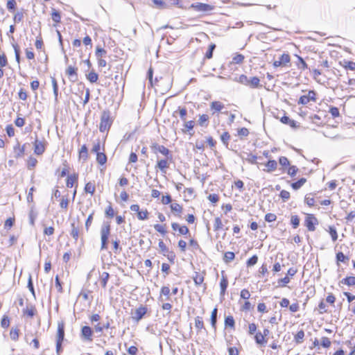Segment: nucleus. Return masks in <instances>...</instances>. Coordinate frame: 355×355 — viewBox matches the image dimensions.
I'll return each mask as SVG.
<instances>
[{"label":"nucleus","mask_w":355,"mask_h":355,"mask_svg":"<svg viewBox=\"0 0 355 355\" xmlns=\"http://www.w3.org/2000/svg\"><path fill=\"white\" fill-rule=\"evenodd\" d=\"M110 234V225L108 223H104L101 228V250H104L107 249V242L109 236Z\"/></svg>","instance_id":"1"},{"label":"nucleus","mask_w":355,"mask_h":355,"mask_svg":"<svg viewBox=\"0 0 355 355\" xmlns=\"http://www.w3.org/2000/svg\"><path fill=\"white\" fill-rule=\"evenodd\" d=\"M241 84L250 86L252 88H257L259 87L260 80L257 77L248 78L245 75H241L236 80Z\"/></svg>","instance_id":"2"},{"label":"nucleus","mask_w":355,"mask_h":355,"mask_svg":"<svg viewBox=\"0 0 355 355\" xmlns=\"http://www.w3.org/2000/svg\"><path fill=\"white\" fill-rule=\"evenodd\" d=\"M112 121L110 118V113L109 111H104L101 117V123L99 130L103 132L108 130L112 125Z\"/></svg>","instance_id":"3"},{"label":"nucleus","mask_w":355,"mask_h":355,"mask_svg":"<svg viewBox=\"0 0 355 355\" xmlns=\"http://www.w3.org/2000/svg\"><path fill=\"white\" fill-rule=\"evenodd\" d=\"M150 148L154 153L159 152L168 159H172V155H171L169 150L165 146L154 143L150 146Z\"/></svg>","instance_id":"4"},{"label":"nucleus","mask_w":355,"mask_h":355,"mask_svg":"<svg viewBox=\"0 0 355 355\" xmlns=\"http://www.w3.org/2000/svg\"><path fill=\"white\" fill-rule=\"evenodd\" d=\"M317 218L313 214H308L305 219V225L309 231L313 232L315 230V225L318 224Z\"/></svg>","instance_id":"5"},{"label":"nucleus","mask_w":355,"mask_h":355,"mask_svg":"<svg viewBox=\"0 0 355 355\" xmlns=\"http://www.w3.org/2000/svg\"><path fill=\"white\" fill-rule=\"evenodd\" d=\"M191 8H193L195 10L201 12H207L213 10V6L202 3H196L191 5Z\"/></svg>","instance_id":"6"},{"label":"nucleus","mask_w":355,"mask_h":355,"mask_svg":"<svg viewBox=\"0 0 355 355\" xmlns=\"http://www.w3.org/2000/svg\"><path fill=\"white\" fill-rule=\"evenodd\" d=\"M80 335H81L82 339H83L84 340L92 341L93 331L90 327L84 326L81 329Z\"/></svg>","instance_id":"7"},{"label":"nucleus","mask_w":355,"mask_h":355,"mask_svg":"<svg viewBox=\"0 0 355 355\" xmlns=\"http://www.w3.org/2000/svg\"><path fill=\"white\" fill-rule=\"evenodd\" d=\"M146 312H147V308L144 306H140L132 313V318L136 322H139L140 320L142 319V318L146 313Z\"/></svg>","instance_id":"8"},{"label":"nucleus","mask_w":355,"mask_h":355,"mask_svg":"<svg viewBox=\"0 0 355 355\" xmlns=\"http://www.w3.org/2000/svg\"><path fill=\"white\" fill-rule=\"evenodd\" d=\"M291 61L290 55L287 53H284L281 55L279 60H275L273 62V66L275 67H278L280 66H286Z\"/></svg>","instance_id":"9"},{"label":"nucleus","mask_w":355,"mask_h":355,"mask_svg":"<svg viewBox=\"0 0 355 355\" xmlns=\"http://www.w3.org/2000/svg\"><path fill=\"white\" fill-rule=\"evenodd\" d=\"M171 160L167 157L158 160L155 167L158 168L162 173H166L167 168L169 167V161Z\"/></svg>","instance_id":"10"},{"label":"nucleus","mask_w":355,"mask_h":355,"mask_svg":"<svg viewBox=\"0 0 355 355\" xmlns=\"http://www.w3.org/2000/svg\"><path fill=\"white\" fill-rule=\"evenodd\" d=\"M45 151L44 144L42 141L36 139L34 142V153L37 155H40Z\"/></svg>","instance_id":"11"},{"label":"nucleus","mask_w":355,"mask_h":355,"mask_svg":"<svg viewBox=\"0 0 355 355\" xmlns=\"http://www.w3.org/2000/svg\"><path fill=\"white\" fill-rule=\"evenodd\" d=\"M76 71L77 68L72 66H69L66 70V73L71 78L73 82L76 81L78 79Z\"/></svg>","instance_id":"12"},{"label":"nucleus","mask_w":355,"mask_h":355,"mask_svg":"<svg viewBox=\"0 0 355 355\" xmlns=\"http://www.w3.org/2000/svg\"><path fill=\"white\" fill-rule=\"evenodd\" d=\"M64 337V325L63 323H58L56 340L63 341Z\"/></svg>","instance_id":"13"},{"label":"nucleus","mask_w":355,"mask_h":355,"mask_svg":"<svg viewBox=\"0 0 355 355\" xmlns=\"http://www.w3.org/2000/svg\"><path fill=\"white\" fill-rule=\"evenodd\" d=\"M78 178V174H76V173L69 175L67 178V183H66L67 187L68 188H72L74 183L77 182Z\"/></svg>","instance_id":"14"},{"label":"nucleus","mask_w":355,"mask_h":355,"mask_svg":"<svg viewBox=\"0 0 355 355\" xmlns=\"http://www.w3.org/2000/svg\"><path fill=\"white\" fill-rule=\"evenodd\" d=\"M266 166L267 167V168L263 169V171L267 173H270L274 171L277 168V163L275 160H269L266 164Z\"/></svg>","instance_id":"15"},{"label":"nucleus","mask_w":355,"mask_h":355,"mask_svg":"<svg viewBox=\"0 0 355 355\" xmlns=\"http://www.w3.org/2000/svg\"><path fill=\"white\" fill-rule=\"evenodd\" d=\"M228 286V281L224 275L222 276L220 282V295H224L225 291L227 289V287Z\"/></svg>","instance_id":"16"},{"label":"nucleus","mask_w":355,"mask_h":355,"mask_svg":"<svg viewBox=\"0 0 355 355\" xmlns=\"http://www.w3.org/2000/svg\"><path fill=\"white\" fill-rule=\"evenodd\" d=\"M225 105L220 101H213L210 104L211 110L220 112L224 108Z\"/></svg>","instance_id":"17"},{"label":"nucleus","mask_w":355,"mask_h":355,"mask_svg":"<svg viewBox=\"0 0 355 355\" xmlns=\"http://www.w3.org/2000/svg\"><path fill=\"white\" fill-rule=\"evenodd\" d=\"M340 283L349 286H355V277H347L343 279Z\"/></svg>","instance_id":"18"},{"label":"nucleus","mask_w":355,"mask_h":355,"mask_svg":"<svg viewBox=\"0 0 355 355\" xmlns=\"http://www.w3.org/2000/svg\"><path fill=\"white\" fill-rule=\"evenodd\" d=\"M280 121H281L282 123H283L284 124L289 125L292 128H296L297 127L296 122L294 120H291L287 116H282L281 118Z\"/></svg>","instance_id":"19"},{"label":"nucleus","mask_w":355,"mask_h":355,"mask_svg":"<svg viewBox=\"0 0 355 355\" xmlns=\"http://www.w3.org/2000/svg\"><path fill=\"white\" fill-rule=\"evenodd\" d=\"M109 277L110 275L107 272H103L100 275L101 284L104 288H106V285L109 279Z\"/></svg>","instance_id":"20"},{"label":"nucleus","mask_w":355,"mask_h":355,"mask_svg":"<svg viewBox=\"0 0 355 355\" xmlns=\"http://www.w3.org/2000/svg\"><path fill=\"white\" fill-rule=\"evenodd\" d=\"M306 182V179L304 178H300L298 181L291 184V187L294 190H297L302 187Z\"/></svg>","instance_id":"21"},{"label":"nucleus","mask_w":355,"mask_h":355,"mask_svg":"<svg viewBox=\"0 0 355 355\" xmlns=\"http://www.w3.org/2000/svg\"><path fill=\"white\" fill-rule=\"evenodd\" d=\"M95 185L91 182H87L85 186V193H90L92 196L94 195L95 192Z\"/></svg>","instance_id":"22"},{"label":"nucleus","mask_w":355,"mask_h":355,"mask_svg":"<svg viewBox=\"0 0 355 355\" xmlns=\"http://www.w3.org/2000/svg\"><path fill=\"white\" fill-rule=\"evenodd\" d=\"M24 146H20L19 144H17L15 147H14V151H15V157H21L24 153Z\"/></svg>","instance_id":"23"},{"label":"nucleus","mask_w":355,"mask_h":355,"mask_svg":"<svg viewBox=\"0 0 355 355\" xmlns=\"http://www.w3.org/2000/svg\"><path fill=\"white\" fill-rule=\"evenodd\" d=\"M96 58H103V57L106 56L107 51L101 47L100 46H97L96 48V52H95Z\"/></svg>","instance_id":"24"},{"label":"nucleus","mask_w":355,"mask_h":355,"mask_svg":"<svg viewBox=\"0 0 355 355\" xmlns=\"http://www.w3.org/2000/svg\"><path fill=\"white\" fill-rule=\"evenodd\" d=\"M51 18H52V20L55 22V23H59L60 22V20H61V16H60V12L55 10V8H52V11H51Z\"/></svg>","instance_id":"25"},{"label":"nucleus","mask_w":355,"mask_h":355,"mask_svg":"<svg viewBox=\"0 0 355 355\" xmlns=\"http://www.w3.org/2000/svg\"><path fill=\"white\" fill-rule=\"evenodd\" d=\"M79 157L86 160L88 157V151L86 145H83L79 151Z\"/></svg>","instance_id":"26"},{"label":"nucleus","mask_w":355,"mask_h":355,"mask_svg":"<svg viewBox=\"0 0 355 355\" xmlns=\"http://www.w3.org/2000/svg\"><path fill=\"white\" fill-rule=\"evenodd\" d=\"M51 83H52V86H53V94L55 96V101H58V86L57 81L54 77H51Z\"/></svg>","instance_id":"27"},{"label":"nucleus","mask_w":355,"mask_h":355,"mask_svg":"<svg viewBox=\"0 0 355 355\" xmlns=\"http://www.w3.org/2000/svg\"><path fill=\"white\" fill-rule=\"evenodd\" d=\"M169 295H170L169 287L166 286H163L161 288L159 300H162V296L164 295L166 297V300H169Z\"/></svg>","instance_id":"28"},{"label":"nucleus","mask_w":355,"mask_h":355,"mask_svg":"<svg viewBox=\"0 0 355 355\" xmlns=\"http://www.w3.org/2000/svg\"><path fill=\"white\" fill-rule=\"evenodd\" d=\"M255 341L259 345H263L267 342L265 338L262 336V333L257 332L254 336Z\"/></svg>","instance_id":"29"},{"label":"nucleus","mask_w":355,"mask_h":355,"mask_svg":"<svg viewBox=\"0 0 355 355\" xmlns=\"http://www.w3.org/2000/svg\"><path fill=\"white\" fill-rule=\"evenodd\" d=\"M296 57L297 58L298 60V62L297 63L298 69L302 70L306 69L308 68V66L305 61L304 60V59L299 55H296Z\"/></svg>","instance_id":"30"},{"label":"nucleus","mask_w":355,"mask_h":355,"mask_svg":"<svg viewBox=\"0 0 355 355\" xmlns=\"http://www.w3.org/2000/svg\"><path fill=\"white\" fill-rule=\"evenodd\" d=\"M87 78L90 83H94L98 80V75L94 71H92L87 76Z\"/></svg>","instance_id":"31"},{"label":"nucleus","mask_w":355,"mask_h":355,"mask_svg":"<svg viewBox=\"0 0 355 355\" xmlns=\"http://www.w3.org/2000/svg\"><path fill=\"white\" fill-rule=\"evenodd\" d=\"M96 161L101 165H103L107 162V157L105 153H101L96 155Z\"/></svg>","instance_id":"32"},{"label":"nucleus","mask_w":355,"mask_h":355,"mask_svg":"<svg viewBox=\"0 0 355 355\" xmlns=\"http://www.w3.org/2000/svg\"><path fill=\"white\" fill-rule=\"evenodd\" d=\"M71 236L77 241L78 239L79 235V230L77 227L75 226V223H71Z\"/></svg>","instance_id":"33"},{"label":"nucleus","mask_w":355,"mask_h":355,"mask_svg":"<svg viewBox=\"0 0 355 355\" xmlns=\"http://www.w3.org/2000/svg\"><path fill=\"white\" fill-rule=\"evenodd\" d=\"M195 327L198 330H201L204 328V323L201 317L197 316L195 318Z\"/></svg>","instance_id":"34"},{"label":"nucleus","mask_w":355,"mask_h":355,"mask_svg":"<svg viewBox=\"0 0 355 355\" xmlns=\"http://www.w3.org/2000/svg\"><path fill=\"white\" fill-rule=\"evenodd\" d=\"M170 207L172 211L175 212L178 214H180L182 211V206L177 202H173Z\"/></svg>","instance_id":"35"},{"label":"nucleus","mask_w":355,"mask_h":355,"mask_svg":"<svg viewBox=\"0 0 355 355\" xmlns=\"http://www.w3.org/2000/svg\"><path fill=\"white\" fill-rule=\"evenodd\" d=\"M217 311L218 310L216 308L214 309L211 315V324L214 329L216 328V324L217 321Z\"/></svg>","instance_id":"36"},{"label":"nucleus","mask_w":355,"mask_h":355,"mask_svg":"<svg viewBox=\"0 0 355 355\" xmlns=\"http://www.w3.org/2000/svg\"><path fill=\"white\" fill-rule=\"evenodd\" d=\"M234 319L232 315H229L225 319V324L226 327H230L233 328L234 327Z\"/></svg>","instance_id":"37"},{"label":"nucleus","mask_w":355,"mask_h":355,"mask_svg":"<svg viewBox=\"0 0 355 355\" xmlns=\"http://www.w3.org/2000/svg\"><path fill=\"white\" fill-rule=\"evenodd\" d=\"M10 336L12 340H17L19 338V329L17 328H12L10 331Z\"/></svg>","instance_id":"38"},{"label":"nucleus","mask_w":355,"mask_h":355,"mask_svg":"<svg viewBox=\"0 0 355 355\" xmlns=\"http://www.w3.org/2000/svg\"><path fill=\"white\" fill-rule=\"evenodd\" d=\"M223 223L222 220L219 217H216L214 220V231H218L220 229H222Z\"/></svg>","instance_id":"39"},{"label":"nucleus","mask_w":355,"mask_h":355,"mask_svg":"<svg viewBox=\"0 0 355 355\" xmlns=\"http://www.w3.org/2000/svg\"><path fill=\"white\" fill-rule=\"evenodd\" d=\"M329 232L331 235L333 241H336L338 239V234L336 228L333 226L329 227Z\"/></svg>","instance_id":"40"},{"label":"nucleus","mask_w":355,"mask_h":355,"mask_svg":"<svg viewBox=\"0 0 355 355\" xmlns=\"http://www.w3.org/2000/svg\"><path fill=\"white\" fill-rule=\"evenodd\" d=\"M24 313L26 314L30 318H32L35 315V308L33 306L30 307L27 306L26 309L24 310Z\"/></svg>","instance_id":"41"},{"label":"nucleus","mask_w":355,"mask_h":355,"mask_svg":"<svg viewBox=\"0 0 355 355\" xmlns=\"http://www.w3.org/2000/svg\"><path fill=\"white\" fill-rule=\"evenodd\" d=\"M336 259L338 262H345L349 260V257L345 256L343 252H340L336 254Z\"/></svg>","instance_id":"42"},{"label":"nucleus","mask_w":355,"mask_h":355,"mask_svg":"<svg viewBox=\"0 0 355 355\" xmlns=\"http://www.w3.org/2000/svg\"><path fill=\"white\" fill-rule=\"evenodd\" d=\"M158 245H159V248L160 250L163 253V255L166 256V253H168L169 252L168 248L166 246V245L164 244V243L162 241H159Z\"/></svg>","instance_id":"43"},{"label":"nucleus","mask_w":355,"mask_h":355,"mask_svg":"<svg viewBox=\"0 0 355 355\" xmlns=\"http://www.w3.org/2000/svg\"><path fill=\"white\" fill-rule=\"evenodd\" d=\"M37 163V160L35 158L30 157L28 159L27 166L29 169H31L36 166Z\"/></svg>","instance_id":"44"},{"label":"nucleus","mask_w":355,"mask_h":355,"mask_svg":"<svg viewBox=\"0 0 355 355\" xmlns=\"http://www.w3.org/2000/svg\"><path fill=\"white\" fill-rule=\"evenodd\" d=\"M235 257V254L232 252H227L224 255V260L225 262H230L232 261Z\"/></svg>","instance_id":"45"},{"label":"nucleus","mask_w":355,"mask_h":355,"mask_svg":"<svg viewBox=\"0 0 355 355\" xmlns=\"http://www.w3.org/2000/svg\"><path fill=\"white\" fill-rule=\"evenodd\" d=\"M291 223L293 228H297L300 225V218L297 216H292Z\"/></svg>","instance_id":"46"},{"label":"nucleus","mask_w":355,"mask_h":355,"mask_svg":"<svg viewBox=\"0 0 355 355\" xmlns=\"http://www.w3.org/2000/svg\"><path fill=\"white\" fill-rule=\"evenodd\" d=\"M1 325L3 328H8L10 325V320L8 316L3 315L1 321Z\"/></svg>","instance_id":"47"},{"label":"nucleus","mask_w":355,"mask_h":355,"mask_svg":"<svg viewBox=\"0 0 355 355\" xmlns=\"http://www.w3.org/2000/svg\"><path fill=\"white\" fill-rule=\"evenodd\" d=\"M297 171L298 168H297V166H291L288 167L287 173L289 175L293 177L297 174Z\"/></svg>","instance_id":"48"},{"label":"nucleus","mask_w":355,"mask_h":355,"mask_svg":"<svg viewBox=\"0 0 355 355\" xmlns=\"http://www.w3.org/2000/svg\"><path fill=\"white\" fill-rule=\"evenodd\" d=\"M320 345L325 348L329 347L331 345L330 340L327 337H322L321 338Z\"/></svg>","instance_id":"49"},{"label":"nucleus","mask_w":355,"mask_h":355,"mask_svg":"<svg viewBox=\"0 0 355 355\" xmlns=\"http://www.w3.org/2000/svg\"><path fill=\"white\" fill-rule=\"evenodd\" d=\"M220 139L224 144L227 145L228 141L230 139V135L227 132H225L221 135Z\"/></svg>","instance_id":"50"},{"label":"nucleus","mask_w":355,"mask_h":355,"mask_svg":"<svg viewBox=\"0 0 355 355\" xmlns=\"http://www.w3.org/2000/svg\"><path fill=\"white\" fill-rule=\"evenodd\" d=\"M148 212L146 209L144 211L139 210V212L137 213V218L139 220H145L148 218Z\"/></svg>","instance_id":"51"},{"label":"nucleus","mask_w":355,"mask_h":355,"mask_svg":"<svg viewBox=\"0 0 355 355\" xmlns=\"http://www.w3.org/2000/svg\"><path fill=\"white\" fill-rule=\"evenodd\" d=\"M216 48V45L212 44L209 46L208 51H207L205 54V57L208 59H210L213 56V51L214 49Z\"/></svg>","instance_id":"52"},{"label":"nucleus","mask_w":355,"mask_h":355,"mask_svg":"<svg viewBox=\"0 0 355 355\" xmlns=\"http://www.w3.org/2000/svg\"><path fill=\"white\" fill-rule=\"evenodd\" d=\"M193 281L196 285H200L204 281V277L201 275L196 274L193 277Z\"/></svg>","instance_id":"53"},{"label":"nucleus","mask_w":355,"mask_h":355,"mask_svg":"<svg viewBox=\"0 0 355 355\" xmlns=\"http://www.w3.org/2000/svg\"><path fill=\"white\" fill-rule=\"evenodd\" d=\"M243 60H244V56L243 55L237 54L233 58L232 61L234 63L240 64V63L243 62Z\"/></svg>","instance_id":"54"},{"label":"nucleus","mask_w":355,"mask_h":355,"mask_svg":"<svg viewBox=\"0 0 355 355\" xmlns=\"http://www.w3.org/2000/svg\"><path fill=\"white\" fill-rule=\"evenodd\" d=\"M304 332L302 330H301V331H299L296 334V335H295V341H296L297 343H301V342H302V339H303V338H304Z\"/></svg>","instance_id":"55"},{"label":"nucleus","mask_w":355,"mask_h":355,"mask_svg":"<svg viewBox=\"0 0 355 355\" xmlns=\"http://www.w3.org/2000/svg\"><path fill=\"white\" fill-rule=\"evenodd\" d=\"M282 199L286 202L290 198V193L286 190H282L279 194Z\"/></svg>","instance_id":"56"},{"label":"nucleus","mask_w":355,"mask_h":355,"mask_svg":"<svg viewBox=\"0 0 355 355\" xmlns=\"http://www.w3.org/2000/svg\"><path fill=\"white\" fill-rule=\"evenodd\" d=\"M279 162L282 166H288L290 165L288 158L284 156L279 157Z\"/></svg>","instance_id":"57"},{"label":"nucleus","mask_w":355,"mask_h":355,"mask_svg":"<svg viewBox=\"0 0 355 355\" xmlns=\"http://www.w3.org/2000/svg\"><path fill=\"white\" fill-rule=\"evenodd\" d=\"M16 1L15 0H8L6 4V7L8 10L11 11L15 9Z\"/></svg>","instance_id":"58"},{"label":"nucleus","mask_w":355,"mask_h":355,"mask_svg":"<svg viewBox=\"0 0 355 355\" xmlns=\"http://www.w3.org/2000/svg\"><path fill=\"white\" fill-rule=\"evenodd\" d=\"M257 261H258V257L256 255H254L252 256V257H250L248 261H247V265L248 266H254L257 263Z\"/></svg>","instance_id":"59"},{"label":"nucleus","mask_w":355,"mask_h":355,"mask_svg":"<svg viewBox=\"0 0 355 355\" xmlns=\"http://www.w3.org/2000/svg\"><path fill=\"white\" fill-rule=\"evenodd\" d=\"M209 120V116L207 114H202L199 117V124L201 126H203L205 123L207 122Z\"/></svg>","instance_id":"60"},{"label":"nucleus","mask_w":355,"mask_h":355,"mask_svg":"<svg viewBox=\"0 0 355 355\" xmlns=\"http://www.w3.org/2000/svg\"><path fill=\"white\" fill-rule=\"evenodd\" d=\"M329 113L333 117H338L340 114L339 110L336 107H331L329 110Z\"/></svg>","instance_id":"61"},{"label":"nucleus","mask_w":355,"mask_h":355,"mask_svg":"<svg viewBox=\"0 0 355 355\" xmlns=\"http://www.w3.org/2000/svg\"><path fill=\"white\" fill-rule=\"evenodd\" d=\"M24 15L22 12H17L14 16V21L15 23H19L23 20Z\"/></svg>","instance_id":"62"},{"label":"nucleus","mask_w":355,"mask_h":355,"mask_svg":"<svg viewBox=\"0 0 355 355\" xmlns=\"http://www.w3.org/2000/svg\"><path fill=\"white\" fill-rule=\"evenodd\" d=\"M154 228L155 229L156 231H157L158 232L162 234H165L166 231L164 228V227L162 225H159V224H155L154 225Z\"/></svg>","instance_id":"63"},{"label":"nucleus","mask_w":355,"mask_h":355,"mask_svg":"<svg viewBox=\"0 0 355 355\" xmlns=\"http://www.w3.org/2000/svg\"><path fill=\"white\" fill-rule=\"evenodd\" d=\"M277 218V216L274 214L268 213L265 216V220L267 222H272L275 221Z\"/></svg>","instance_id":"64"}]
</instances>
